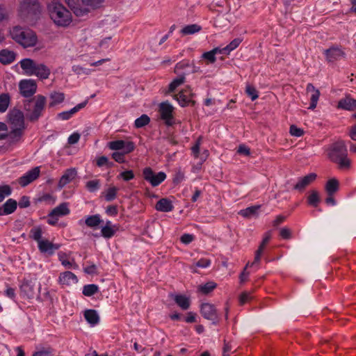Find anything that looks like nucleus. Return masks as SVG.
Returning a JSON list of instances; mask_svg holds the SVG:
<instances>
[{
    "label": "nucleus",
    "instance_id": "f257e3e1",
    "mask_svg": "<svg viewBox=\"0 0 356 356\" xmlns=\"http://www.w3.org/2000/svg\"><path fill=\"white\" fill-rule=\"evenodd\" d=\"M7 125L10 131V145L20 143L26 129L23 112L17 109L10 111L8 115Z\"/></svg>",
    "mask_w": 356,
    "mask_h": 356
},
{
    "label": "nucleus",
    "instance_id": "f03ea898",
    "mask_svg": "<svg viewBox=\"0 0 356 356\" xmlns=\"http://www.w3.org/2000/svg\"><path fill=\"white\" fill-rule=\"evenodd\" d=\"M328 158L338 165L341 170H348L350 168L351 161L348 158V150L345 142L339 140L330 145L327 149Z\"/></svg>",
    "mask_w": 356,
    "mask_h": 356
},
{
    "label": "nucleus",
    "instance_id": "7ed1b4c3",
    "mask_svg": "<svg viewBox=\"0 0 356 356\" xmlns=\"http://www.w3.org/2000/svg\"><path fill=\"white\" fill-rule=\"evenodd\" d=\"M49 12L51 19L58 26L66 27L72 22L71 13L59 2L52 1L49 5Z\"/></svg>",
    "mask_w": 356,
    "mask_h": 356
},
{
    "label": "nucleus",
    "instance_id": "20e7f679",
    "mask_svg": "<svg viewBox=\"0 0 356 356\" xmlns=\"http://www.w3.org/2000/svg\"><path fill=\"white\" fill-rule=\"evenodd\" d=\"M46 104V98L37 95L24 103L25 116L31 122H36L42 116Z\"/></svg>",
    "mask_w": 356,
    "mask_h": 356
},
{
    "label": "nucleus",
    "instance_id": "39448f33",
    "mask_svg": "<svg viewBox=\"0 0 356 356\" xmlns=\"http://www.w3.org/2000/svg\"><path fill=\"white\" fill-rule=\"evenodd\" d=\"M12 38L24 48L34 47L38 38L34 31L21 26H15L10 31Z\"/></svg>",
    "mask_w": 356,
    "mask_h": 356
},
{
    "label": "nucleus",
    "instance_id": "423d86ee",
    "mask_svg": "<svg viewBox=\"0 0 356 356\" xmlns=\"http://www.w3.org/2000/svg\"><path fill=\"white\" fill-rule=\"evenodd\" d=\"M19 15L24 20H33L40 13L38 0H24L19 6Z\"/></svg>",
    "mask_w": 356,
    "mask_h": 356
},
{
    "label": "nucleus",
    "instance_id": "0eeeda50",
    "mask_svg": "<svg viewBox=\"0 0 356 356\" xmlns=\"http://www.w3.org/2000/svg\"><path fill=\"white\" fill-rule=\"evenodd\" d=\"M40 289V284L36 279H24L20 285L21 296L27 298H33Z\"/></svg>",
    "mask_w": 356,
    "mask_h": 356
},
{
    "label": "nucleus",
    "instance_id": "6e6552de",
    "mask_svg": "<svg viewBox=\"0 0 356 356\" xmlns=\"http://www.w3.org/2000/svg\"><path fill=\"white\" fill-rule=\"evenodd\" d=\"M143 176L144 179L148 181L154 187L159 186L166 178L165 172H159L156 174L150 167H146L143 169Z\"/></svg>",
    "mask_w": 356,
    "mask_h": 356
},
{
    "label": "nucleus",
    "instance_id": "1a4fd4ad",
    "mask_svg": "<svg viewBox=\"0 0 356 356\" xmlns=\"http://www.w3.org/2000/svg\"><path fill=\"white\" fill-rule=\"evenodd\" d=\"M173 112V106L168 102H162L159 106L160 117L168 126H171L175 122Z\"/></svg>",
    "mask_w": 356,
    "mask_h": 356
},
{
    "label": "nucleus",
    "instance_id": "9d476101",
    "mask_svg": "<svg viewBox=\"0 0 356 356\" xmlns=\"http://www.w3.org/2000/svg\"><path fill=\"white\" fill-rule=\"evenodd\" d=\"M20 94L24 97H32L37 90V84L33 79H23L19 83Z\"/></svg>",
    "mask_w": 356,
    "mask_h": 356
},
{
    "label": "nucleus",
    "instance_id": "9b49d317",
    "mask_svg": "<svg viewBox=\"0 0 356 356\" xmlns=\"http://www.w3.org/2000/svg\"><path fill=\"white\" fill-rule=\"evenodd\" d=\"M200 313L204 318L211 321L213 324L218 323L219 316L213 305L210 303L202 304Z\"/></svg>",
    "mask_w": 356,
    "mask_h": 356
},
{
    "label": "nucleus",
    "instance_id": "f8f14e48",
    "mask_svg": "<svg viewBox=\"0 0 356 356\" xmlns=\"http://www.w3.org/2000/svg\"><path fill=\"white\" fill-rule=\"evenodd\" d=\"M108 146L112 150H123L124 154H129L134 151L135 148V145L133 142L124 141L122 140L111 141L108 143Z\"/></svg>",
    "mask_w": 356,
    "mask_h": 356
},
{
    "label": "nucleus",
    "instance_id": "ddd939ff",
    "mask_svg": "<svg viewBox=\"0 0 356 356\" xmlns=\"http://www.w3.org/2000/svg\"><path fill=\"white\" fill-rule=\"evenodd\" d=\"M40 174V168L39 166L35 167L31 170L26 172L23 176L19 178L18 183L22 186L25 187L35 179H37Z\"/></svg>",
    "mask_w": 356,
    "mask_h": 356
},
{
    "label": "nucleus",
    "instance_id": "4468645a",
    "mask_svg": "<svg viewBox=\"0 0 356 356\" xmlns=\"http://www.w3.org/2000/svg\"><path fill=\"white\" fill-rule=\"evenodd\" d=\"M77 177V170L75 168H70L65 170L58 183L59 190L64 188L67 184L72 182Z\"/></svg>",
    "mask_w": 356,
    "mask_h": 356
},
{
    "label": "nucleus",
    "instance_id": "2eb2a0df",
    "mask_svg": "<svg viewBox=\"0 0 356 356\" xmlns=\"http://www.w3.org/2000/svg\"><path fill=\"white\" fill-rule=\"evenodd\" d=\"M23 74L27 76L35 75L40 79H45L49 77L50 71L49 68H22Z\"/></svg>",
    "mask_w": 356,
    "mask_h": 356
},
{
    "label": "nucleus",
    "instance_id": "dca6fc26",
    "mask_svg": "<svg viewBox=\"0 0 356 356\" xmlns=\"http://www.w3.org/2000/svg\"><path fill=\"white\" fill-rule=\"evenodd\" d=\"M58 282L62 285L70 286L78 282V278L75 274L70 271H65L60 274Z\"/></svg>",
    "mask_w": 356,
    "mask_h": 356
},
{
    "label": "nucleus",
    "instance_id": "f3484780",
    "mask_svg": "<svg viewBox=\"0 0 356 356\" xmlns=\"http://www.w3.org/2000/svg\"><path fill=\"white\" fill-rule=\"evenodd\" d=\"M87 103L88 101L86 100L85 102L77 104L76 106H74V108L69 111L59 113L57 115V118L62 120H67L70 119L73 116V115H74L76 112L84 108L86 106Z\"/></svg>",
    "mask_w": 356,
    "mask_h": 356
},
{
    "label": "nucleus",
    "instance_id": "a211bd4d",
    "mask_svg": "<svg viewBox=\"0 0 356 356\" xmlns=\"http://www.w3.org/2000/svg\"><path fill=\"white\" fill-rule=\"evenodd\" d=\"M40 251L42 253L52 254L55 250L59 248V245L54 244L47 239H42L38 243Z\"/></svg>",
    "mask_w": 356,
    "mask_h": 356
},
{
    "label": "nucleus",
    "instance_id": "6ab92c4d",
    "mask_svg": "<svg viewBox=\"0 0 356 356\" xmlns=\"http://www.w3.org/2000/svg\"><path fill=\"white\" fill-rule=\"evenodd\" d=\"M17 201L12 198L8 199L2 206L0 207V216L13 213L17 209Z\"/></svg>",
    "mask_w": 356,
    "mask_h": 356
},
{
    "label": "nucleus",
    "instance_id": "aec40b11",
    "mask_svg": "<svg viewBox=\"0 0 356 356\" xmlns=\"http://www.w3.org/2000/svg\"><path fill=\"white\" fill-rule=\"evenodd\" d=\"M307 92L310 93V106L309 108L314 109L316 107L319 97L320 92L318 89H316L315 87L312 83H308L306 88Z\"/></svg>",
    "mask_w": 356,
    "mask_h": 356
},
{
    "label": "nucleus",
    "instance_id": "412c9836",
    "mask_svg": "<svg viewBox=\"0 0 356 356\" xmlns=\"http://www.w3.org/2000/svg\"><path fill=\"white\" fill-rule=\"evenodd\" d=\"M317 175L315 173H310L302 178H300L297 184L294 186V188L298 191H302L312 183L316 178Z\"/></svg>",
    "mask_w": 356,
    "mask_h": 356
},
{
    "label": "nucleus",
    "instance_id": "4be33fe9",
    "mask_svg": "<svg viewBox=\"0 0 356 356\" xmlns=\"http://www.w3.org/2000/svg\"><path fill=\"white\" fill-rule=\"evenodd\" d=\"M326 58L330 62L339 60L344 56V52L339 47H331L325 51Z\"/></svg>",
    "mask_w": 356,
    "mask_h": 356
},
{
    "label": "nucleus",
    "instance_id": "5701e85b",
    "mask_svg": "<svg viewBox=\"0 0 356 356\" xmlns=\"http://www.w3.org/2000/svg\"><path fill=\"white\" fill-rule=\"evenodd\" d=\"M338 107L344 110L354 111L356 109V99L350 96H346L339 100Z\"/></svg>",
    "mask_w": 356,
    "mask_h": 356
},
{
    "label": "nucleus",
    "instance_id": "b1692460",
    "mask_svg": "<svg viewBox=\"0 0 356 356\" xmlns=\"http://www.w3.org/2000/svg\"><path fill=\"white\" fill-rule=\"evenodd\" d=\"M70 210L69 209V204L67 202L60 204L58 206L55 207L51 212L50 216L53 217H62L67 216L70 213Z\"/></svg>",
    "mask_w": 356,
    "mask_h": 356
},
{
    "label": "nucleus",
    "instance_id": "393cba45",
    "mask_svg": "<svg viewBox=\"0 0 356 356\" xmlns=\"http://www.w3.org/2000/svg\"><path fill=\"white\" fill-rule=\"evenodd\" d=\"M16 54L8 49H3L0 51V63L2 65H9L15 60Z\"/></svg>",
    "mask_w": 356,
    "mask_h": 356
},
{
    "label": "nucleus",
    "instance_id": "a878e982",
    "mask_svg": "<svg viewBox=\"0 0 356 356\" xmlns=\"http://www.w3.org/2000/svg\"><path fill=\"white\" fill-rule=\"evenodd\" d=\"M69 6H70L72 10L73 13L76 15L77 17H83L87 15L91 10V9L86 6H83L81 4H76L74 3V5H71L70 2H68Z\"/></svg>",
    "mask_w": 356,
    "mask_h": 356
},
{
    "label": "nucleus",
    "instance_id": "bb28decb",
    "mask_svg": "<svg viewBox=\"0 0 356 356\" xmlns=\"http://www.w3.org/2000/svg\"><path fill=\"white\" fill-rule=\"evenodd\" d=\"M155 207L157 211L162 212H170L174 208L172 202L167 198H162L158 201Z\"/></svg>",
    "mask_w": 356,
    "mask_h": 356
},
{
    "label": "nucleus",
    "instance_id": "cd10ccee",
    "mask_svg": "<svg viewBox=\"0 0 356 356\" xmlns=\"http://www.w3.org/2000/svg\"><path fill=\"white\" fill-rule=\"evenodd\" d=\"M217 55H222V53H221L220 47H216L209 51L204 52L202 55V58L208 61L207 64H210L215 62L217 58Z\"/></svg>",
    "mask_w": 356,
    "mask_h": 356
},
{
    "label": "nucleus",
    "instance_id": "c85d7f7f",
    "mask_svg": "<svg viewBox=\"0 0 356 356\" xmlns=\"http://www.w3.org/2000/svg\"><path fill=\"white\" fill-rule=\"evenodd\" d=\"M270 239V234L269 233H266L265 236L264 237L261 243L260 244L258 250L256 251L255 257L253 263L251 264L252 266L254 264L258 263L260 261L261 255L263 252V250L266 245V244L269 242Z\"/></svg>",
    "mask_w": 356,
    "mask_h": 356
},
{
    "label": "nucleus",
    "instance_id": "c756f323",
    "mask_svg": "<svg viewBox=\"0 0 356 356\" xmlns=\"http://www.w3.org/2000/svg\"><path fill=\"white\" fill-rule=\"evenodd\" d=\"M50 102L49 104V107H54V106L62 103L65 99V95L60 92H52L49 95Z\"/></svg>",
    "mask_w": 356,
    "mask_h": 356
},
{
    "label": "nucleus",
    "instance_id": "7c9ffc66",
    "mask_svg": "<svg viewBox=\"0 0 356 356\" xmlns=\"http://www.w3.org/2000/svg\"><path fill=\"white\" fill-rule=\"evenodd\" d=\"M84 317L88 323L92 325L97 324L99 321L97 312L93 309L86 310L84 313Z\"/></svg>",
    "mask_w": 356,
    "mask_h": 356
},
{
    "label": "nucleus",
    "instance_id": "2f4dec72",
    "mask_svg": "<svg viewBox=\"0 0 356 356\" xmlns=\"http://www.w3.org/2000/svg\"><path fill=\"white\" fill-rule=\"evenodd\" d=\"M174 300L183 310L188 309L191 305L189 298L183 295L174 296Z\"/></svg>",
    "mask_w": 356,
    "mask_h": 356
},
{
    "label": "nucleus",
    "instance_id": "473e14b6",
    "mask_svg": "<svg viewBox=\"0 0 356 356\" xmlns=\"http://www.w3.org/2000/svg\"><path fill=\"white\" fill-rule=\"evenodd\" d=\"M242 42V39L237 38L234 39L226 47H220L221 53L222 55H228L229 53L237 48L241 42Z\"/></svg>",
    "mask_w": 356,
    "mask_h": 356
},
{
    "label": "nucleus",
    "instance_id": "72a5a7b5",
    "mask_svg": "<svg viewBox=\"0 0 356 356\" xmlns=\"http://www.w3.org/2000/svg\"><path fill=\"white\" fill-rule=\"evenodd\" d=\"M260 205H254L249 207L245 209H242L238 212V214L244 218H251L257 214Z\"/></svg>",
    "mask_w": 356,
    "mask_h": 356
},
{
    "label": "nucleus",
    "instance_id": "f704fd0d",
    "mask_svg": "<svg viewBox=\"0 0 356 356\" xmlns=\"http://www.w3.org/2000/svg\"><path fill=\"white\" fill-rule=\"evenodd\" d=\"M201 30H202L201 26H200L197 24H189V25L184 26L181 30L180 32L183 35H187L195 34L196 33L200 32Z\"/></svg>",
    "mask_w": 356,
    "mask_h": 356
},
{
    "label": "nucleus",
    "instance_id": "c9c22d12",
    "mask_svg": "<svg viewBox=\"0 0 356 356\" xmlns=\"http://www.w3.org/2000/svg\"><path fill=\"white\" fill-rule=\"evenodd\" d=\"M102 222V220L99 214H95L92 216H89L86 217L85 220L86 225L92 228H95L99 226V225Z\"/></svg>",
    "mask_w": 356,
    "mask_h": 356
},
{
    "label": "nucleus",
    "instance_id": "e433bc0d",
    "mask_svg": "<svg viewBox=\"0 0 356 356\" xmlns=\"http://www.w3.org/2000/svg\"><path fill=\"white\" fill-rule=\"evenodd\" d=\"M339 189V181L336 179H331L327 181L325 185V190L328 195H333Z\"/></svg>",
    "mask_w": 356,
    "mask_h": 356
},
{
    "label": "nucleus",
    "instance_id": "4c0bfd02",
    "mask_svg": "<svg viewBox=\"0 0 356 356\" xmlns=\"http://www.w3.org/2000/svg\"><path fill=\"white\" fill-rule=\"evenodd\" d=\"M6 140L9 145H10V131L8 125L0 122V140Z\"/></svg>",
    "mask_w": 356,
    "mask_h": 356
},
{
    "label": "nucleus",
    "instance_id": "58836bf2",
    "mask_svg": "<svg viewBox=\"0 0 356 356\" xmlns=\"http://www.w3.org/2000/svg\"><path fill=\"white\" fill-rule=\"evenodd\" d=\"M118 229V227L117 225L104 226L102 228L101 233L102 236H104V238H110L115 234Z\"/></svg>",
    "mask_w": 356,
    "mask_h": 356
},
{
    "label": "nucleus",
    "instance_id": "ea45409f",
    "mask_svg": "<svg viewBox=\"0 0 356 356\" xmlns=\"http://www.w3.org/2000/svg\"><path fill=\"white\" fill-rule=\"evenodd\" d=\"M59 260L62 265L67 268L76 269L79 267L74 259H68L65 254L59 255Z\"/></svg>",
    "mask_w": 356,
    "mask_h": 356
},
{
    "label": "nucleus",
    "instance_id": "a19ab883",
    "mask_svg": "<svg viewBox=\"0 0 356 356\" xmlns=\"http://www.w3.org/2000/svg\"><path fill=\"white\" fill-rule=\"evenodd\" d=\"M83 6L89 7L91 10H95L102 6L104 0H81Z\"/></svg>",
    "mask_w": 356,
    "mask_h": 356
},
{
    "label": "nucleus",
    "instance_id": "79ce46f5",
    "mask_svg": "<svg viewBox=\"0 0 356 356\" xmlns=\"http://www.w3.org/2000/svg\"><path fill=\"white\" fill-rule=\"evenodd\" d=\"M118 188L115 186L109 187L104 193V197L107 202L113 201L116 198Z\"/></svg>",
    "mask_w": 356,
    "mask_h": 356
},
{
    "label": "nucleus",
    "instance_id": "37998d69",
    "mask_svg": "<svg viewBox=\"0 0 356 356\" xmlns=\"http://www.w3.org/2000/svg\"><path fill=\"white\" fill-rule=\"evenodd\" d=\"M10 104V96L3 93L0 95V113H4Z\"/></svg>",
    "mask_w": 356,
    "mask_h": 356
},
{
    "label": "nucleus",
    "instance_id": "c03bdc74",
    "mask_svg": "<svg viewBox=\"0 0 356 356\" xmlns=\"http://www.w3.org/2000/svg\"><path fill=\"white\" fill-rule=\"evenodd\" d=\"M98 286L96 284H91L85 285L83 288V294L86 296H91L98 291Z\"/></svg>",
    "mask_w": 356,
    "mask_h": 356
},
{
    "label": "nucleus",
    "instance_id": "a18cd8bd",
    "mask_svg": "<svg viewBox=\"0 0 356 356\" xmlns=\"http://www.w3.org/2000/svg\"><path fill=\"white\" fill-rule=\"evenodd\" d=\"M216 287V284L213 282H209L203 285L198 286V291L203 294H208Z\"/></svg>",
    "mask_w": 356,
    "mask_h": 356
},
{
    "label": "nucleus",
    "instance_id": "49530a36",
    "mask_svg": "<svg viewBox=\"0 0 356 356\" xmlns=\"http://www.w3.org/2000/svg\"><path fill=\"white\" fill-rule=\"evenodd\" d=\"M175 97L181 106H186L191 102L190 97L185 95L183 92H180Z\"/></svg>",
    "mask_w": 356,
    "mask_h": 356
},
{
    "label": "nucleus",
    "instance_id": "de8ad7c7",
    "mask_svg": "<svg viewBox=\"0 0 356 356\" xmlns=\"http://www.w3.org/2000/svg\"><path fill=\"white\" fill-rule=\"evenodd\" d=\"M31 237L38 243L40 241H42V231L41 227H35L30 231Z\"/></svg>",
    "mask_w": 356,
    "mask_h": 356
},
{
    "label": "nucleus",
    "instance_id": "09e8293b",
    "mask_svg": "<svg viewBox=\"0 0 356 356\" xmlns=\"http://www.w3.org/2000/svg\"><path fill=\"white\" fill-rule=\"evenodd\" d=\"M149 122L150 118L147 115L143 114L135 120L134 124L136 128H142L148 124Z\"/></svg>",
    "mask_w": 356,
    "mask_h": 356
},
{
    "label": "nucleus",
    "instance_id": "8fccbe9b",
    "mask_svg": "<svg viewBox=\"0 0 356 356\" xmlns=\"http://www.w3.org/2000/svg\"><path fill=\"white\" fill-rule=\"evenodd\" d=\"M319 202L320 197L318 193L315 190L312 191L310 195L308 197V203L310 205L316 207H317Z\"/></svg>",
    "mask_w": 356,
    "mask_h": 356
},
{
    "label": "nucleus",
    "instance_id": "3c124183",
    "mask_svg": "<svg viewBox=\"0 0 356 356\" xmlns=\"http://www.w3.org/2000/svg\"><path fill=\"white\" fill-rule=\"evenodd\" d=\"M20 67H45L44 64L36 63L30 58L22 59L20 62Z\"/></svg>",
    "mask_w": 356,
    "mask_h": 356
},
{
    "label": "nucleus",
    "instance_id": "603ef678",
    "mask_svg": "<svg viewBox=\"0 0 356 356\" xmlns=\"http://www.w3.org/2000/svg\"><path fill=\"white\" fill-rule=\"evenodd\" d=\"M101 186L100 181L99 179L90 180L86 182V187L88 191L92 193L99 189Z\"/></svg>",
    "mask_w": 356,
    "mask_h": 356
},
{
    "label": "nucleus",
    "instance_id": "864d4df0",
    "mask_svg": "<svg viewBox=\"0 0 356 356\" xmlns=\"http://www.w3.org/2000/svg\"><path fill=\"white\" fill-rule=\"evenodd\" d=\"M12 193V188L8 185L0 186V202H3L6 197Z\"/></svg>",
    "mask_w": 356,
    "mask_h": 356
},
{
    "label": "nucleus",
    "instance_id": "5fc2aeb1",
    "mask_svg": "<svg viewBox=\"0 0 356 356\" xmlns=\"http://www.w3.org/2000/svg\"><path fill=\"white\" fill-rule=\"evenodd\" d=\"M184 76L181 75L175 79L169 85V91L173 92L178 86L184 82Z\"/></svg>",
    "mask_w": 356,
    "mask_h": 356
},
{
    "label": "nucleus",
    "instance_id": "6e6d98bb",
    "mask_svg": "<svg viewBox=\"0 0 356 356\" xmlns=\"http://www.w3.org/2000/svg\"><path fill=\"white\" fill-rule=\"evenodd\" d=\"M245 92L251 98L252 101L257 99L259 97L258 92L256 90V88L254 86L249 84L246 86Z\"/></svg>",
    "mask_w": 356,
    "mask_h": 356
},
{
    "label": "nucleus",
    "instance_id": "4d7b16f0",
    "mask_svg": "<svg viewBox=\"0 0 356 356\" xmlns=\"http://www.w3.org/2000/svg\"><path fill=\"white\" fill-rule=\"evenodd\" d=\"M202 142V137H199L195 143L191 147L192 154L195 158H198L200 155V148Z\"/></svg>",
    "mask_w": 356,
    "mask_h": 356
},
{
    "label": "nucleus",
    "instance_id": "13d9d810",
    "mask_svg": "<svg viewBox=\"0 0 356 356\" xmlns=\"http://www.w3.org/2000/svg\"><path fill=\"white\" fill-rule=\"evenodd\" d=\"M118 177L122 178L124 181H129L134 178V174L132 170H126L121 172Z\"/></svg>",
    "mask_w": 356,
    "mask_h": 356
},
{
    "label": "nucleus",
    "instance_id": "bf43d9fd",
    "mask_svg": "<svg viewBox=\"0 0 356 356\" xmlns=\"http://www.w3.org/2000/svg\"><path fill=\"white\" fill-rule=\"evenodd\" d=\"M290 134L296 137H300L303 135L304 131L302 129L297 127L296 125L290 127Z\"/></svg>",
    "mask_w": 356,
    "mask_h": 356
},
{
    "label": "nucleus",
    "instance_id": "052dcab7",
    "mask_svg": "<svg viewBox=\"0 0 356 356\" xmlns=\"http://www.w3.org/2000/svg\"><path fill=\"white\" fill-rule=\"evenodd\" d=\"M51 353L52 349L47 348L34 353L32 356H51Z\"/></svg>",
    "mask_w": 356,
    "mask_h": 356
},
{
    "label": "nucleus",
    "instance_id": "680f3d73",
    "mask_svg": "<svg viewBox=\"0 0 356 356\" xmlns=\"http://www.w3.org/2000/svg\"><path fill=\"white\" fill-rule=\"evenodd\" d=\"M194 236L190 234H184L181 236L180 241L184 244H189L194 240Z\"/></svg>",
    "mask_w": 356,
    "mask_h": 356
},
{
    "label": "nucleus",
    "instance_id": "e2e57ef3",
    "mask_svg": "<svg viewBox=\"0 0 356 356\" xmlns=\"http://www.w3.org/2000/svg\"><path fill=\"white\" fill-rule=\"evenodd\" d=\"M124 152H113L112 154V158L118 163H122L124 162Z\"/></svg>",
    "mask_w": 356,
    "mask_h": 356
},
{
    "label": "nucleus",
    "instance_id": "0e129e2a",
    "mask_svg": "<svg viewBox=\"0 0 356 356\" xmlns=\"http://www.w3.org/2000/svg\"><path fill=\"white\" fill-rule=\"evenodd\" d=\"M80 134L79 133H73L71 134L67 140L70 145H74L78 143L80 139Z\"/></svg>",
    "mask_w": 356,
    "mask_h": 356
},
{
    "label": "nucleus",
    "instance_id": "69168bd1",
    "mask_svg": "<svg viewBox=\"0 0 356 356\" xmlns=\"http://www.w3.org/2000/svg\"><path fill=\"white\" fill-rule=\"evenodd\" d=\"M280 235L284 239H289L291 237V232L287 227H283L280 231Z\"/></svg>",
    "mask_w": 356,
    "mask_h": 356
},
{
    "label": "nucleus",
    "instance_id": "338daca9",
    "mask_svg": "<svg viewBox=\"0 0 356 356\" xmlns=\"http://www.w3.org/2000/svg\"><path fill=\"white\" fill-rule=\"evenodd\" d=\"M237 152L239 154H243V155H245V156H248L250 155V149L249 147H248L246 145H240L238 146V150H237Z\"/></svg>",
    "mask_w": 356,
    "mask_h": 356
},
{
    "label": "nucleus",
    "instance_id": "774afa93",
    "mask_svg": "<svg viewBox=\"0 0 356 356\" xmlns=\"http://www.w3.org/2000/svg\"><path fill=\"white\" fill-rule=\"evenodd\" d=\"M211 264V261L208 259H201L196 262L195 266L200 268H207Z\"/></svg>",
    "mask_w": 356,
    "mask_h": 356
}]
</instances>
